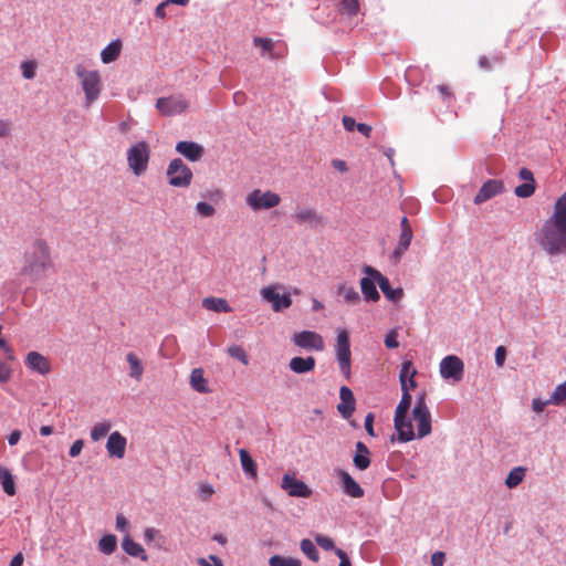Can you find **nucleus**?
Returning <instances> with one entry per match:
<instances>
[{
	"mask_svg": "<svg viewBox=\"0 0 566 566\" xmlns=\"http://www.w3.org/2000/svg\"><path fill=\"white\" fill-rule=\"evenodd\" d=\"M52 265L53 263L49 244L42 239H36L24 251L23 265L20 273L31 282H36L45 276V273L52 268Z\"/></svg>",
	"mask_w": 566,
	"mask_h": 566,
	"instance_id": "1",
	"label": "nucleus"
},
{
	"mask_svg": "<svg viewBox=\"0 0 566 566\" xmlns=\"http://www.w3.org/2000/svg\"><path fill=\"white\" fill-rule=\"evenodd\" d=\"M537 242L549 255L566 253V214L553 213L537 233Z\"/></svg>",
	"mask_w": 566,
	"mask_h": 566,
	"instance_id": "2",
	"label": "nucleus"
},
{
	"mask_svg": "<svg viewBox=\"0 0 566 566\" xmlns=\"http://www.w3.org/2000/svg\"><path fill=\"white\" fill-rule=\"evenodd\" d=\"M75 74L80 80L85 96L84 106L90 107L102 93V78L97 70H86L83 65L75 67Z\"/></svg>",
	"mask_w": 566,
	"mask_h": 566,
	"instance_id": "3",
	"label": "nucleus"
},
{
	"mask_svg": "<svg viewBox=\"0 0 566 566\" xmlns=\"http://www.w3.org/2000/svg\"><path fill=\"white\" fill-rule=\"evenodd\" d=\"M401 390L402 396L396 408L394 422L399 440L408 442L415 438L412 423L410 420L406 419V415L411 405V395L409 394V388H401Z\"/></svg>",
	"mask_w": 566,
	"mask_h": 566,
	"instance_id": "4",
	"label": "nucleus"
},
{
	"mask_svg": "<svg viewBox=\"0 0 566 566\" xmlns=\"http://www.w3.org/2000/svg\"><path fill=\"white\" fill-rule=\"evenodd\" d=\"M150 148L146 142H138L127 150V164L135 176H142L148 168Z\"/></svg>",
	"mask_w": 566,
	"mask_h": 566,
	"instance_id": "5",
	"label": "nucleus"
},
{
	"mask_svg": "<svg viewBox=\"0 0 566 566\" xmlns=\"http://www.w3.org/2000/svg\"><path fill=\"white\" fill-rule=\"evenodd\" d=\"M167 177L170 186L186 188L191 184L193 175L180 158H176L168 165Z\"/></svg>",
	"mask_w": 566,
	"mask_h": 566,
	"instance_id": "6",
	"label": "nucleus"
},
{
	"mask_svg": "<svg viewBox=\"0 0 566 566\" xmlns=\"http://www.w3.org/2000/svg\"><path fill=\"white\" fill-rule=\"evenodd\" d=\"M280 202V195L271 190L262 191L260 189H255L245 198V203L254 211L272 209L279 206Z\"/></svg>",
	"mask_w": 566,
	"mask_h": 566,
	"instance_id": "7",
	"label": "nucleus"
},
{
	"mask_svg": "<svg viewBox=\"0 0 566 566\" xmlns=\"http://www.w3.org/2000/svg\"><path fill=\"white\" fill-rule=\"evenodd\" d=\"M412 419L417 426L418 438H423L431 432V415L426 405L424 394L416 399Z\"/></svg>",
	"mask_w": 566,
	"mask_h": 566,
	"instance_id": "8",
	"label": "nucleus"
},
{
	"mask_svg": "<svg viewBox=\"0 0 566 566\" xmlns=\"http://www.w3.org/2000/svg\"><path fill=\"white\" fill-rule=\"evenodd\" d=\"M188 107L189 103L182 95H170L156 101V108L164 116L182 114Z\"/></svg>",
	"mask_w": 566,
	"mask_h": 566,
	"instance_id": "9",
	"label": "nucleus"
},
{
	"mask_svg": "<svg viewBox=\"0 0 566 566\" xmlns=\"http://www.w3.org/2000/svg\"><path fill=\"white\" fill-rule=\"evenodd\" d=\"M336 355L342 373L349 378L350 376V343L347 331H339L336 337Z\"/></svg>",
	"mask_w": 566,
	"mask_h": 566,
	"instance_id": "10",
	"label": "nucleus"
},
{
	"mask_svg": "<svg viewBox=\"0 0 566 566\" xmlns=\"http://www.w3.org/2000/svg\"><path fill=\"white\" fill-rule=\"evenodd\" d=\"M282 289L280 285H269L263 287L260 293L263 300L271 303L274 312H281L289 308L292 305V298L290 294H281L279 290Z\"/></svg>",
	"mask_w": 566,
	"mask_h": 566,
	"instance_id": "11",
	"label": "nucleus"
},
{
	"mask_svg": "<svg viewBox=\"0 0 566 566\" xmlns=\"http://www.w3.org/2000/svg\"><path fill=\"white\" fill-rule=\"evenodd\" d=\"M439 369L443 379L460 381L463 378L464 364L458 356L449 355L442 358Z\"/></svg>",
	"mask_w": 566,
	"mask_h": 566,
	"instance_id": "12",
	"label": "nucleus"
},
{
	"mask_svg": "<svg viewBox=\"0 0 566 566\" xmlns=\"http://www.w3.org/2000/svg\"><path fill=\"white\" fill-rule=\"evenodd\" d=\"M364 272L377 281L379 289L389 301L396 302L402 297V289H392L389 280L376 269L371 266H365Z\"/></svg>",
	"mask_w": 566,
	"mask_h": 566,
	"instance_id": "13",
	"label": "nucleus"
},
{
	"mask_svg": "<svg viewBox=\"0 0 566 566\" xmlns=\"http://www.w3.org/2000/svg\"><path fill=\"white\" fill-rule=\"evenodd\" d=\"M400 230L398 243L391 254V259L395 263L400 261L401 256L409 249L412 240V229L407 217L401 219Z\"/></svg>",
	"mask_w": 566,
	"mask_h": 566,
	"instance_id": "14",
	"label": "nucleus"
},
{
	"mask_svg": "<svg viewBox=\"0 0 566 566\" xmlns=\"http://www.w3.org/2000/svg\"><path fill=\"white\" fill-rule=\"evenodd\" d=\"M293 342L301 348L314 349L318 352L324 349L323 337L315 332L303 331L295 333L293 336Z\"/></svg>",
	"mask_w": 566,
	"mask_h": 566,
	"instance_id": "15",
	"label": "nucleus"
},
{
	"mask_svg": "<svg viewBox=\"0 0 566 566\" xmlns=\"http://www.w3.org/2000/svg\"><path fill=\"white\" fill-rule=\"evenodd\" d=\"M281 486L290 496L310 497L312 495V490L303 481L290 474H284Z\"/></svg>",
	"mask_w": 566,
	"mask_h": 566,
	"instance_id": "16",
	"label": "nucleus"
},
{
	"mask_svg": "<svg viewBox=\"0 0 566 566\" xmlns=\"http://www.w3.org/2000/svg\"><path fill=\"white\" fill-rule=\"evenodd\" d=\"M503 189L504 185L501 180L489 179L481 186L480 190L473 199V202L475 205H481L494 196L501 193Z\"/></svg>",
	"mask_w": 566,
	"mask_h": 566,
	"instance_id": "17",
	"label": "nucleus"
},
{
	"mask_svg": "<svg viewBox=\"0 0 566 566\" xmlns=\"http://www.w3.org/2000/svg\"><path fill=\"white\" fill-rule=\"evenodd\" d=\"M127 440L118 431H114L108 436L106 450L111 458L123 459L126 451Z\"/></svg>",
	"mask_w": 566,
	"mask_h": 566,
	"instance_id": "18",
	"label": "nucleus"
},
{
	"mask_svg": "<svg viewBox=\"0 0 566 566\" xmlns=\"http://www.w3.org/2000/svg\"><path fill=\"white\" fill-rule=\"evenodd\" d=\"M176 151L185 156L190 161H198L203 156L205 149L195 142L182 140L177 143Z\"/></svg>",
	"mask_w": 566,
	"mask_h": 566,
	"instance_id": "19",
	"label": "nucleus"
},
{
	"mask_svg": "<svg viewBox=\"0 0 566 566\" xmlns=\"http://www.w3.org/2000/svg\"><path fill=\"white\" fill-rule=\"evenodd\" d=\"M340 403L337 406L338 412L345 418L348 419L352 417L355 411V397L353 391L346 387H340L339 390Z\"/></svg>",
	"mask_w": 566,
	"mask_h": 566,
	"instance_id": "20",
	"label": "nucleus"
},
{
	"mask_svg": "<svg viewBox=\"0 0 566 566\" xmlns=\"http://www.w3.org/2000/svg\"><path fill=\"white\" fill-rule=\"evenodd\" d=\"M25 364L29 368L41 375H46L51 370L50 360L38 352H30L27 355Z\"/></svg>",
	"mask_w": 566,
	"mask_h": 566,
	"instance_id": "21",
	"label": "nucleus"
},
{
	"mask_svg": "<svg viewBox=\"0 0 566 566\" xmlns=\"http://www.w3.org/2000/svg\"><path fill=\"white\" fill-rule=\"evenodd\" d=\"M338 476L343 483V490L347 495L356 499L364 496L363 488L352 478L348 472L340 471Z\"/></svg>",
	"mask_w": 566,
	"mask_h": 566,
	"instance_id": "22",
	"label": "nucleus"
},
{
	"mask_svg": "<svg viewBox=\"0 0 566 566\" xmlns=\"http://www.w3.org/2000/svg\"><path fill=\"white\" fill-rule=\"evenodd\" d=\"M354 465L364 471L370 465V452L365 443L361 441L356 442V452L353 458Z\"/></svg>",
	"mask_w": 566,
	"mask_h": 566,
	"instance_id": "23",
	"label": "nucleus"
},
{
	"mask_svg": "<svg viewBox=\"0 0 566 566\" xmlns=\"http://www.w3.org/2000/svg\"><path fill=\"white\" fill-rule=\"evenodd\" d=\"M316 360L313 356L306 358L293 357L290 360V368L295 374H305L312 371L315 368Z\"/></svg>",
	"mask_w": 566,
	"mask_h": 566,
	"instance_id": "24",
	"label": "nucleus"
},
{
	"mask_svg": "<svg viewBox=\"0 0 566 566\" xmlns=\"http://www.w3.org/2000/svg\"><path fill=\"white\" fill-rule=\"evenodd\" d=\"M126 361L129 367V377L136 381H140L144 374V366L140 358L134 352H129L126 354Z\"/></svg>",
	"mask_w": 566,
	"mask_h": 566,
	"instance_id": "25",
	"label": "nucleus"
},
{
	"mask_svg": "<svg viewBox=\"0 0 566 566\" xmlns=\"http://www.w3.org/2000/svg\"><path fill=\"white\" fill-rule=\"evenodd\" d=\"M202 306L216 313H230L232 311L228 301L222 297L209 296L202 300Z\"/></svg>",
	"mask_w": 566,
	"mask_h": 566,
	"instance_id": "26",
	"label": "nucleus"
},
{
	"mask_svg": "<svg viewBox=\"0 0 566 566\" xmlns=\"http://www.w3.org/2000/svg\"><path fill=\"white\" fill-rule=\"evenodd\" d=\"M190 386L193 390L207 394L210 392L208 387V380L205 378V371L202 368H195L190 374Z\"/></svg>",
	"mask_w": 566,
	"mask_h": 566,
	"instance_id": "27",
	"label": "nucleus"
},
{
	"mask_svg": "<svg viewBox=\"0 0 566 566\" xmlns=\"http://www.w3.org/2000/svg\"><path fill=\"white\" fill-rule=\"evenodd\" d=\"M0 484L2 485L6 494L9 496L15 495L17 486L14 476L12 475L11 471L3 465H0Z\"/></svg>",
	"mask_w": 566,
	"mask_h": 566,
	"instance_id": "28",
	"label": "nucleus"
},
{
	"mask_svg": "<svg viewBox=\"0 0 566 566\" xmlns=\"http://www.w3.org/2000/svg\"><path fill=\"white\" fill-rule=\"evenodd\" d=\"M375 282L377 281L369 275L360 280V290L366 301L377 302L380 298Z\"/></svg>",
	"mask_w": 566,
	"mask_h": 566,
	"instance_id": "29",
	"label": "nucleus"
},
{
	"mask_svg": "<svg viewBox=\"0 0 566 566\" xmlns=\"http://www.w3.org/2000/svg\"><path fill=\"white\" fill-rule=\"evenodd\" d=\"M416 374L417 370L415 369L412 363L410 360L403 361L399 374L401 388H409L407 380L411 382V388H415L417 385L415 380Z\"/></svg>",
	"mask_w": 566,
	"mask_h": 566,
	"instance_id": "30",
	"label": "nucleus"
},
{
	"mask_svg": "<svg viewBox=\"0 0 566 566\" xmlns=\"http://www.w3.org/2000/svg\"><path fill=\"white\" fill-rule=\"evenodd\" d=\"M122 547L125 553L130 556L140 557L142 560H147L148 558L143 546L136 543L130 536L124 537Z\"/></svg>",
	"mask_w": 566,
	"mask_h": 566,
	"instance_id": "31",
	"label": "nucleus"
},
{
	"mask_svg": "<svg viewBox=\"0 0 566 566\" xmlns=\"http://www.w3.org/2000/svg\"><path fill=\"white\" fill-rule=\"evenodd\" d=\"M253 44L262 48V55L268 53L269 57L272 60H277L284 56V52L277 53L274 51V42L270 38H254Z\"/></svg>",
	"mask_w": 566,
	"mask_h": 566,
	"instance_id": "32",
	"label": "nucleus"
},
{
	"mask_svg": "<svg viewBox=\"0 0 566 566\" xmlns=\"http://www.w3.org/2000/svg\"><path fill=\"white\" fill-rule=\"evenodd\" d=\"M295 220L297 223H308L316 226L321 223L322 218L318 216L316 210L314 209H301L295 214Z\"/></svg>",
	"mask_w": 566,
	"mask_h": 566,
	"instance_id": "33",
	"label": "nucleus"
},
{
	"mask_svg": "<svg viewBox=\"0 0 566 566\" xmlns=\"http://www.w3.org/2000/svg\"><path fill=\"white\" fill-rule=\"evenodd\" d=\"M122 44L119 41L111 42L101 53L103 63H111L117 60L120 54Z\"/></svg>",
	"mask_w": 566,
	"mask_h": 566,
	"instance_id": "34",
	"label": "nucleus"
},
{
	"mask_svg": "<svg viewBox=\"0 0 566 566\" xmlns=\"http://www.w3.org/2000/svg\"><path fill=\"white\" fill-rule=\"evenodd\" d=\"M240 462L243 471L251 478H256V464L245 449L239 451Z\"/></svg>",
	"mask_w": 566,
	"mask_h": 566,
	"instance_id": "35",
	"label": "nucleus"
},
{
	"mask_svg": "<svg viewBox=\"0 0 566 566\" xmlns=\"http://www.w3.org/2000/svg\"><path fill=\"white\" fill-rule=\"evenodd\" d=\"M525 472H526V469L523 467H516V468L512 469L505 479V485L509 489L516 488L524 480Z\"/></svg>",
	"mask_w": 566,
	"mask_h": 566,
	"instance_id": "36",
	"label": "nucleus"
},
{
	"mask_svg": "<svg viewBox=\"0 0 566 566\" xmlns=\"http://www.w3.org/2000/svg\"><path fill=\"white\" fill-rule=\"evenodd\" d=\"M117 546V538L115 535H104L98 542V549L105 554H112Z\"/></svg>",
	"mask_w": 566,
	"mask_h": 566,
	"instance_id": "37",
	"label": "nucleus"
},
{
	"mask_svg": "<svg viewBox=\"0 0 566 566\" xmlns=\"http://www.w3.org/2000/svg\"><path fill=\"white\" fill-rule=\"evenodd\" d=\"M337 293L343 296L347 303L354 304L359 301V294L354 286L346 284L339 285Z\"/></svg>",
	"mask_w": 566,
	"mask_h": 566,
	"instance_id": "38",
	"label": "nucleus"
},
{
	"mask_svg": "<svg viewBox=\"0 0 566 566\" xmlns=\"http://www.w3.org/2000/svg\"><path fill=\"white\" fill-rule=\"evenodd\" d=\"M270 566H302L300 559L294 557H284L281 555H273L269 559Z\"/></svg>",
	"mask_w": 566,
	"mask_h": 566,
	"instance_id": "39",
	"label": "nucleus"
},
{
	"mask_svg": "<svg viewBox=\"0 0 566 566\" xmlns=\"http://www.w3.org/2000/svg\"><path fill=\"white\" fill-rule=\"evenodd\" d=\"M111 430V423L107 421L97 422L93 426L91 430V439L93 441H99L103 439L108 431Z\"/></svg>",
	"mask_w": 566,
	"mask_h": 566,
	"instance_id": "40",
	"label": "nucleus"
},
{
	"mask_svg": "<svg viewBox=\"0 0 566 566\" xmlns=\"http://www.w3.org/2000/svg\"><path fill=\"white\" fill-rule=\"evenodd\" d=\"M547 402H551L552 405H556V406H559V405H563V403H566V381L558 385L551 398L547 400Z\"/></svg>",
	"mask_w": 566,
	"mask_h": 566,
	"instance_id": "41",
	"label": "nucleus"
},
{
	"mask_svg": "<svg viewBox=\"0 0 566 566\" xmlns=\"http://www.w3.org/2000/svg\"><path fill=\"white\" fill-rule=\"evenodd\" d=\"M301 551L313 562H317L319 558L318 551L311 539L301 541Z\"/></svg>",
	"mask_w": 566,
	"mask_h": 566,
	"instance_id": "42",
	"label": "nucleus"
},
{
	"mask_svg": "<svg viewBox=\"0 0 566 566\" xmlns=\"http://www.w3.org/2000/svg\"><path fill=\"white\" fill-rule=\"evenodd\" d=\"M359 11V2L358 0H340L339 3V12L347 14L349 17H354Z\"/></svg>",
	"mask_w": 566,
	"mask_h": 566,
	"instance_id": "43",
	"label": "nucleus"
},
{
	"mask_svg": "<svg viewBox=\"0 0 566 566\" xmlns=\"http://www.w3.org/2000/svg\"><path fill=\"white\" fill-rule=\"evenodd\" d=\"M227 352L232 358L240 360L243 365L247 366L249 364V357L241 346L231 345L228 347Z\"/></svg>",
	"mask_w": 566,
	"mask_h": 566,
	"instance_id": "44",
	"label": "nucleus"
},
{
	"mask_svg": "<svg viewBox=\"0 0 566 566\" xmlns=\"http://www.w3.org/2000/svg\"><path fill=\"white\" fill-rule=\"evenodd\" d=\"M535 191V182L526 181L514 189V193L518 198H528Z\"/></svg>",
	"mask_w": 566,
	"mask_h": 566,
	"instance_id": "45",
	"label": "nucleus"
},
{
	"mask_svg": "<svg viewBox=\"0 0 566 566\" xmlns=\"http://www.w3.org/2000/svg\"><path fill=\"white\" fill-rule=\"evenodd\" d=\"M36 64L34 61H24L21 64L22 75L27 80H31L35 76Z\"/></svg>",
	"mask_w": 566,
	"mask_h": 566,
	"instance_id": "46",
	"label": "nucleus"
},
{
	"mask_svg": "<svg viewBox=\"0 0 566 566\" xmlns=\"http://www.w3.org/2000/svg\"><path fill=\"white\" fill-rule=\"evenodd\" d=\"M197 212L202 217H212L216 212L214 208L207 202L200 201L196 205Z\"/></svg>",
	"mask_w": 566,
	"mask_h": 566,
	"instance_id": "47",
	"label": "nucleus"
},
{
	"mask_svg": "<svg viewBox=\"0 0 566 566\" xmlns=\"http://www.w3.org/2000/svg\"><path fill=\"white\" fill-rule=\"evenodd\" d=\"M397 337H398V333L396 329L389 331L385 337L386 347L390 348V349L397 348L399 346Z\"/></svg>",
	"mask_w": 566,
	"mask_h": 566,
	"instance_id": "48",
	"label": "nucleus"
},
{
	"mask_svg": "<svg viewBox=\"0 0 566 566\" xmlns=\"http://www.w3.org/2000/svg\"><path fill=\"white\" fill-rule=\"evenodd\" d=\"M315 541L323 549H326V551L334 549L335 551L334 541L331 537L324 536V535H317L315 537Z\"/></svg>",
	"mask_w": 566,
	"mask_h": 566,
	"instance_id": "49",
	"label": "nucleus"
},
{
	"mask_svg": "<svg viewBox=\"0 0 566 566\" xmlns=\"http://www.w3.org/2000/svg\"><path fill=\"white\" fill-rule=\"evenodd\" d=\"M553 213L566 214V191L556 200Z\"/></svg>",
	"mask_w": 566,
	"mask_h": 566,
	"instance_id": "50",
	"label": "nucleus"
},
{
	"mask_svg": "<svg viewBox=\"0 0 566 566\" xmlns=\"http://www.w3.org/2000/svg\"><path fill=\"white\" fill-rule=\"evenodd\" d=\"M11 368L0 360V382L4 384L8 382L11 378Z\"/></svg>",
	"mask_w": 566,
	"mask_h": 566,
	"instance_id": "51",
	"label": "nucleus"
},
{
	"mask_svg": "<svg viewBox=\"0 0 566 566\" xmlns=\"http://www.w3.org/2000/svg\"><path fill=\"white\" fill-rule=\"evenodd\" d=\"M83 447H84L83 440H81V439L75 440L70 448V451H69L70 457L75 458V457L80 455V453L83 450Z\"/></svg>",
	"mask_w": 566,
	"mask_h": 566,
	"instance_id": "52",
	"label": "nucleus"
},
{
	"mask_svg": "<svg viewBox=\"0 0 566 566\" xmlns=\"http://www.w3.org/2000/svg\"><path fill=\"white\" fill-rule=\"evenodd\" d=\"M505 358H506V350H505V348L503 346H499L495 349V364L499 367H502L504 365Z\"/></svg>",
	"mask_w": 566,
	"mask_h": 566,
	"instance_id": "53",
	"label": "nucleus"
},
{
	"mask_svg": "<svg viewBox=\"0 0 566 566\" xmlns=\"http://www.w3.org/2000/svg\"><path fill=\"white\" fill-rule=\"evenodd\" d=\"M374 413L369 412L367 413L366 418H365V429L367 431V433L370 436V437H375V431H374Z\"/></svg>",
	"mask_w": 566,
	"mask_h": 566,
	"instance_id": "54",
	"label": "nucleus"
},
{
	"mask_svg": "<svg viewBox=\"0 0 566 566\" xmlns=\"http://www.w3.org/2000/svg\"><path fill=\"white\" fill-rule=\"evenodd\" d=\"M437 90H438V92L440 93V95L442 96V98L444 101L449 102V101L452 99L453 95H452V92H451V90H450V87L448 85H446V84L438 85Z\"/></svg>",
	"mask_w": 566,
	"mask_h": 566,
	"instance_id": "55",
	"label": "nucleus"
},
{
	"mask_svg": "<svg viewBox=\"0 0 566 566\" xmlns=\"http://www.w3.org/2000/svg\"><path fill=\"white\" fill-rule=\"evenodd\" d=\"M168 4H171L170 2H167V0L163 1L161 3H159L156 9H155V15L159 19H165L167 13H166V7Z\"/></svg>",
	"mask_w": 566,
	"mask_h": 566,
	"instance_id": "56",
	"label": "nucleus"
},
{
	"mask_svg": "<svg viewBox=\"0 0 566 566\" xmlns=\"http://www.w3.org/2000/svg\"><path fill=\"white\" fill-rule=\"evenodd\" d=\"M444 553L442 552H436L431 556V564L432 566H443L444 563Z\"/></svg>",
	"mask_w": 566,
	"mask_h": 566,
	"instance_id": "57",
	"label": "nucleus"
},
{
	"mask_svg": "<svg viewBox=\"0 0 566 566\" xmlns=\"http://www.w3.org/2000/svg\"><path fill=\"white\" fill-rule=\"evenodd\" d=\"M335 554L339 557L340 559V563H339V566H352V563L350 560L348 559L347 557V554L340 549V548H335Z\"/></svg>",
	"mask_w": 566,
	"mask_h": 566,
	"instance_id": "58",
	"label": "nucleus"
},
{
	"mask_svg": "<svg viewBox=\"0 0 566 566\" xmlns=\"http://www.w3.org/2000/svg\"><path fill=\"white\" fill-rule=\"evenodd\" d=\"M518 177L522 180H524L525 182L526 181L535 182L533 172L530 169H527V168H521L520 171H518Z\"/></svg>",
	"mask_w": 566,
	"mask_h": 566,
	"instance_id": "59",
	"label": "nucleus"
},
{
	"mask_svg": "<svg viewBox=\"0 0 566 566\" xmlns=\"http://www.w3.org/2000/svg\"><path fill=\"white\" fill-rule=\"evenodd\" d=\"M342 122H343L345 129L348 132H353L357 126L355 119L350 116H344Z\"/></svg>",
	"mask_w": 566,
	"mask_h": 566,
	"instance_id": "60",
	"label": "nucleus"
},
{
	"mask_svg": "<svg viewBox=\"0 0 566 566\" xmlns=\"http://www.w3.org/2000/svg\"><path fill=\"white\" fill-rule=\"evenodd\" d=\"M549 403H551V402H547V400H546V401H543V400H541V399H533V403H532V406H533V410H534L535 412H542V411L544 410V408H545L547 405H549Z\"/></svg>",
	"mask_w": 566,
	"mask_h": 566,
	"instance_id": "61",
	"label": "nucleus"
},
{
	"mask_svg": "<svg viewBox=\"0 0 566 566\" xmlns=\"http://www.w3.org/2000/svg\"><path fill=\"white\" fill-rule=\"evenodd\" d=\"M21 439V432L19 430H13L9 437L8 442L10 446H15Z\"/></svg>",
	"mask_w": 566,
	"mask_h": 566,
	"instance_id": "62",
	"label": "nucleus"
},
{
	"mask_svg": "<svg viewBox=\"0 0 566 566\" xmlns=\"http://www.w3.org/2000/svg\"><path fill=\"white\" fill-rule=\"evenodd\" d=\"M213 492V488L210 484L200 485V493L203 495L205 500L209 499Z\"/></svg>",
	"mask_w": 566,
	"mask_h": 566,
	"instance_id": "63",
	"label": "nucleus"
},
{
	"mask_svg": "<svg viewBox=\"0 0 566 566\" xmlns=\"http://www.w3.org/2000/svg\"><path fill=\"white\" fill-rule=\"evenodd\" d=\"M128 526L127 520L123 515H117L116 517V528L124 532Z\"/></svg>",
	"mask_w": 566,
	"mask_h": 566,
	"instance_id": "64",
	"label": "nucleus"
}]
</instances>
